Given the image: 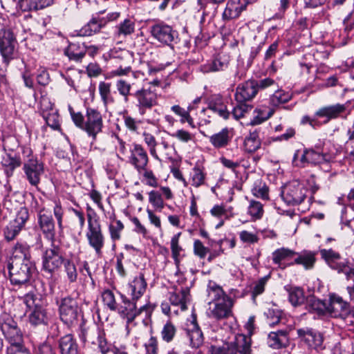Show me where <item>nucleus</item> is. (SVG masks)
I'll return each mask as SVG.
<instances>
[{"label": "nucleus", "mask_w": 354, "mask_h": 354, "mask_svg": "<svg viewBox=\"0 0 354 354\" xmlns=\"http://www.w3.org/2000/svg\"><path fill=\"white\" fill-rule=\"evenodd\" d=\"M8 278L12 286L21 287L30 283L35 271L32 260L30 246L24 242H17L12 249V255L7 263Z\"/></svg>", "instance_id": "nucleus-1"}, {"label": "nucleus", "mask_w": 354, "mask_h": 354, "mask_svg": "<svg viewBox=\"0 0 354 354\" xmlns=\"http://www.w3.org/2000/svg\"><path fill=\"white\" fill-rule=\"evenodd\" d=\"M147 286V283L143 273H140L129 283L128 292L131 299L122 297L124 306L121 310V313L127 318L128 322L133 321L137 315L145 310V305H142L138 308L137 301L145 292Z\"/></svg>", "instance_id": "nucleus-2"}, {"label": "nucleus", "mask_w": 354, "mask_h": 354, "mask_svg": "<svg viewBox=\"0 0 354 354\" xmlns=\"http://www.w3.org/2000/svg\"><path fill=\"white\" fill-rule=\"evenodd\" d=\"M69 111L75 126L86 132L88 136L95 141L103 128V120L100 112L93 108H87L85 115H83L80 112H75L71 107H69Z\"/></svg>", "instance_id": "nucleus-3"}, {"label": "nucleus", "mask_w": 354, "mask_h": 354, "mask_svg": "<svg viewBox=\"0 0 354 354\" xmlns=\"http://www.w3.org/2000/svg\"><path fill=\"white\" fill-rule=\"evenodd\" d=\"M211 354H252L251 339L243 334L236 335L230 342H226L222 346H212Z\"/></svg>", "instance_id": "nucleus-4"}, {"label": "nucleus", "mask_w": 354, "mask_h": 354, "mask_svg": "<svg viewBox=\"0 0 354 354\" xmlns=\"http://www.w3.org/2000/svg\"><path fill=\"white\" fill-rule=\"evenodd\" d=\"M308 189L297 180L289 182L281 187V196L288 205L295 206L301 204L307 196Z\"/></svg>", "instance_id": "nucleus-5"}, {"label": "nucleus", "mask_w": 354, "mask_h": 354, "mask_svg": "<svg viewBox=\"0 0 354 354\" xmlns=\"http://www.w3.org/2000/svg\"><path fill=\"white\" fill-rule=\"evenodd\" d=\"M88 231L86 236L89 245L94 249L97 256L102 254L104 246L105 238L102 231L101 225L97 218H93L90 214H87Z\"/></svg>", "instance_id": "nucleus-6"}, {"label": "nucleus", "mask_w": 354, "mask_h": 354, "mask_svg": "<svg viewBox=\"0 0 354 354\" xmlns=\"http://www.w3.org/2000/svg\"><path fill=\"white\" fill-rule=\"evenodd\" d=\"M139 114L144 115L148 110L158 104V95L155 89L150 86H143L132 94Z\"/></svg>", "instance_id": "nucleus-7"}, {"label": "nucleus", "mask_w": 354, "mask_h": 354, "mask_svg": "<svg viewBox=\"0 0 354 354\" xmlns=\"http://www.w3.org/2000/svg\"><path fill=\"white\" fill-rule=\"evenodd\" d=\"M24 301L26 306L32 309L29 315V322L33 326L46 324L48 317L45 308L40 304L38 295L32 292L24 296Z\"/></svg>", "instance_id": "nucleus-8"}, {"label": "nucleus", "mask_w": 354, "mask_h": 354, "mask_svg": "<svg viewBox=\"0 0 354 354\" xmlns=\"http://www.w3.org/2000/svg\"><path fill=\"white\" fill-rule=\"evenodd\" d=\"M320 254L330 268L337 270L339 273H344L347 279L351 274L354 275V268H350L348 260L342 258L338 252L332 249H322L320 250Z\"/></svg>", "instance_id": "nucleus-9"}, {"label": "nucleus", "mask_w": 354, "mask_h": 354, "mask_svg": "<svg viewBox=\"0 0 354 354\" xmlns=\"http://www.w3.org/2000/svg\"><path fill=\"white\" fill-rule=\"evenodd\" d=\"M29 218L28 210L25 207H20L14 220L10 221L3 230L4 238L8 241L14 240L25 226Z\"/></svg>", "instance_id": "nucleus-10"}, {"label": "nucleus", "mask_w": 354, "mask_h": 354, "mask_svg": "<svg viewBox=\"0 0 354 354\" xmlns=\"http://www.w3.org/2000/svg\"><path fill=\"white\" fill-rule=\"evenodd\" d=\"M0 328L8 342L7 348H12L24 344L23 334L17 323L12 318H8L0 324Z\"/></svg>", "instance_id": "nucleus-11"}, {"label": "nucleus", "mask_w": 354, "mask_h": 354, "mask_svg": "<svg viewBox=\"0 0 354 354\" xmlns=\"http://www.w3.org/2000/svg\"><path fill=\"white\" fill-rule=\"evenodd\" d=\"M61 320L67 326H71L77 322L79 315V307L77 301L71 297L63 298L59 306Z\"/></svg>", "instance_id": "nucleus-12"}, {"label": "nucleus", "mask_w": 354, "mask_h": 354, "mask_svg": "<svg viewBox=\"0 0 354 354\" xmlns=\"http://www.w3.org/2000/svg\"><path fill=\"white\" fill-rule=\"evenodd\" d=\"M23 171L24 177L29 184L37 188L41 176L44 174L43 162L39 161L37 158H30L24 163Z\"/></svg>", "instance_id": "nucleus-13"}, {"label": "nucleus", "mask_w": 354, "mask_h": 354, "mask_svg": "<svg viewBox=\"0 0 354 354\" xmlns=\"http://www.w3.org/2000/svg\"><path fill=\"white\" fill-rule=\"evenodd\" d=\"M37 224L44 237L53 242L55 238V225L51 212L41 209L37 214Z\"/></svg>", "instance_id": "nucleus-14"}, {"label": "nucleus", "mask_w": 354, "mask_h": 354, "mask_svg": "<svg viewBox=\"0 0 354 354\" xmlns=\"http://www.w3.org/2000/svg\"><path fill=\"white\" fill-rule=\"evenodd\" d=\"M65 258L63 257L58 247L53 246L45 251L43 255V269L52 274L59 269L64 263Z\"/></svg>", "instance_id": "nucleus-15"}, {"label": "nucleus", "mask_w": 354, "mask_h": 354, "mask_svg": "<svg viewBox=\"0 0 354 354\" xmlns=\"http://www.w3.org/2000/svg\"><path fill=\"white\" fill-rule=\"evenodd\" d=\"M350 305L344 301L342 297L333 295L330 297L328 304V313L333 317L346 319L351 315Z\"/></svg>", "instance_id": "nucleus-16"}, {"label": "nucleus", "mask_w": 354, "mask_h": 354, "mask_svg": "<svg viewBox=\"0 0 354 354\" xmlns=\"http://www.w3.org/2000/svg\"><path fill=\"white\" fill-rule=\"evenodd\" d=\"M40 112L46 124L53 130H59V115L48 98L40 101Z\"/></svg>", "instance_id": "nucleus-17"}, {"label": "nucleus", "mask_w": 354, "mask_h": 354, "mask_svg": "<svg viewBox=\"0 0 354 354\" xmlns=\"http://www.w3.org/2000/svg\"><path fill=\"white\" fill-rule=\"evenodd\" d=\"M151 35L158 41L170 46L178 38V33L171 26L164 23H158L151 27Z\"/></svg>", "instance_id": "nucleus-18"}, {"label": "nucleus", "mask_w": 354, "mask_h": 354, "mask_svg": "<svg viewBox=\"0 0 354 354\" xmlns=\"http://www.w3.org/2000/svg\"><path fill=\"white\" fill-rule=\"evenodd\" d=\"M130 156H129V162L133 167L141 173L145 169L149 162V157L146 150L138 144H133L129 149Z\"/></svg>", "instance_id": "nucleus-19"}, {"label": "nucleus", "mask_w": 354, "mask_h": 354, "mask_svg": "<svg viewBox=\"0 0 354 354\" xmlns=\"http://www.w3.org/2000/svg\"><path fill=\"white\" fill-rule=\"evenodd\" d=\"M233 300L231 298L218 301L209 305L208 316L211 318L220 320L226 319L232 315Z\"/></svg>", "instance_id": "nucleus-20"}, {"label": "nucleus", "mask_w": 354, "mask_h": 354, "mask_svg": "<svg viewBox=\"0 0 354 354\" xmlns=\"http://www.w3.org/2000/svg\"><path fill=\"white\" fill-rule=\"evenodd\" d=\"M133 55L127 50H122L113 55L112 60L115 64H119V67L113 70L111 73L115 76H122L128 74L131 71L130 64L132 62Z\"/></svg>", "instance_id": "nucleus-21"}, {"label": "nucleus", "mask_w": 354, "mask_h": 354, "mask_svg": "<svg viewBox=\"0 0 354 354\" xmlns=\"http://www.w3.org/2000/svg\"><path fill=\"white\" fill-rule=\"evenodd\" d=\"M347 106L344 104H335L322 106L315 113V116L319 118H325L324 123L327 124L331 120L342 117L346 112Z\"/></svg>", "instance_id": "nucleus-22"}, {"label": "nucleus", "mask_w": 354, "mask_h": 354, "mask_svg": "<svg viewBox=\"0 0 354 354\" xmlns=\"http://www.w3.org/2000/svg\"><path fill=\"white\" fill-rule=\"evenodd\" d=\"M255 80L251 79L238 85L236 88L235 100L236 102H248L253 100L258 93Z\"/></svg>", "instance_id": "nucleus-23"}, {"label": "nucleus", "mask_w": 354, "mask_h": 354, "mask_svg": "<svg viewBox=\"0 0 354 354\" xmlns=\"http://www.w3.org/2000/svg\"><path fill=\"white\" fill-rule=\"evenodd\" d=\"M15 39L10 30H0V51L5 59L12 58L15 50Z\"/></svg>", "instance_id": "nucleus-24"}, {"label": "nucleus", "mask_w": 354, "mask_h": 354, "mask_svg": "<svg viewBox=\"0 0 354 354\" xmlns=\"http://www.w3.org/2000/svg\"><path fill=\"white\" fill-rule=\"evenodd\" d=\"M297 335L310 347L322 348L324 342L323 335L310 328H299L297 330Z\"/></svg>", "instance_id": "nucleus-25"}, {"label": "nucleus", "mask_w": 354, "mask_h": 354, "mask_svg": "<svg viewBox=\"0 0 354 354\" xmlns=\"http://www.w3.org/2000/svg\"><path fill=\"white\" fill-rule=\"evenodd\" d=\"M334 158L331 153H324L313 149H305L301 156V163H310L313 165L329 162Z\"/></svg>", "instance_id": "nucleus-26"}, {"label": "nucleus", "mask_w": 354, "mask_h": 354, "mask_svg": "<svg viewBox=\"0 0 354 354\" xmlns=\"http://www.w3.org/2000/svg\"><path fill=\"white\" fill-rule=\"evenodd\" d=\"M297 252L288 248H281L272 253V260L275 265L280 268L291 266L290 263L294 260Z\"/></svg>", "instance_id": "nucleus-27"}, {"label": "nucleus", "mask_w": 354, "mask_h": 354, "mask_svg": "<svg viewBox=\"0 0 354 354\" xmlns=\"http://www.w3.org/2000/svg\"><path fill=\"white\" fill-rule=\"evenodd\" d=\"M59 354H81L76 339L72 334L61 337L58 340Z\"/></svg>", "instance_id": "nucleus-28"}, {"label": "nucleus", "mask_w": 354, "mask_h": 354, "mask_svg": "<svg viewBox=\"0 0 354 354\" xmlns=\"http://www.w3.org/2000/svg\"><path fill=\"white\" fill-rule=\"evenodd\" d=\"M250 0H230L227 2L226 8L223 13L225 20L237 18L241 12L246 8Z\"/></svg>", "instance_id": "nucleus-29"}, {"label": "nucleus", "mask_w": 354, "mask_h": 354, "mask_svg": "<svg viewBox=\"0 0 354 354\" xmlns=\"http://www.w3.org/2000/svg\"><path fill=\"white\" fill-rule=\"evenodd\" d=\"M186 333L192 348H198L203 345L204 342L203 334L196 322V317H194L187 326Z\"/></svg>", "instance_id": "nucleus-30"}, {"label": "nucleus", "mask_w": 354, "mask_h": 354, "mask_svg": "<svg viewBox=\"0 0 354 354\" xmlns=\"http://www.w3.org/2000/svg\"><path fill=\"white\" fill-rule=\"evenodd\" d=\"M288 330L283 328L270 332L268 335V344L274 349L286 347L288 344Z\"/></svg>", "instance_id": "nucleus-31"}, {"label": "nucleus", "mask_w": 354, "mask_h": 354, "mask_svg": "<svg viewBox=\"0 0 354 354\" xmlns=\"http://www.w3.org/2000/svg\"><path fill=\"white\" fill-rule=\"evenodd\" d=\"M316 254L315 252L304 250L301 253H297L290 265H301L306 270H310L313 268L316 262Z\"/></svg>", "instance_id": "nucleus-32"}, {"label": "nucleus", "mask_w": 354, "mask_h": 354, "mask_svg": "<svg viewBox=\"0 0 354 354\" xmlns=\"http://www.w3.org/2000/svg\"><path fill=\"white\" fill-rule=\"evenodd\" d=\"M106 24L104 19L93 17L92 19L78 31V35L82 37L91 36L98 32Z\"/></svg>", "instance_id": "nucleus-33"}, {"label": "nucleus", "mask_w": 354, "mask_h": 354, "mask_svg": "<svg viewBox=\"0 0 354 354\" xmlns=\"http://www.w3.org/2000/svg\"><path fill=\"white\" fill-rule=\"evenodd\" d=\"M87 51V46L84 43H71L65 50L66 55L71 60L81 62Z\"/></svg>", "instance_id": "nucleus-34"}, {"label": "nucleus", "mask_w": 354, "mask_h": 354, "mask_svg": "<svg viewBox=\"0 0 354 354\" xmlns=\"http://www.w3.org/2000/svg\"><path fill=\"white\" fill-rule=\"evenodd\" d=\"M189 290L188 288H183L170 294L169 301L174 306H180L182 310L187 309V303L189 301Z\"/></svg>", "instance_id": "nucleus-35"}, {"label": "nucleus", "mask_w": 354, "mask_h": 354, "mask_svg": "<svg viewBox=\"0 0 354 354\" xmlns=\"http://www.w3.org/2000/svg\"><path fill=\"white\" fill-rule=\"evenodd\" d=\"M208 109L225 120L227 119L230 115V112L227 111L223 98L219 95L214 96L209 100Z\"/></svg>", "instance_id": "nucleus-36"}, {"label": "nucleus", "mask_w": 354, "mask_h": 354, "mask_svg": "<svg viewBox=\"0 0 354 354\" xmlns=\"http://www.w3.org/2000/svg\"><path fill=\"white\" fill-rule=\"evenodd\" d=\"M21 158L18 156L7 154L2 161V167L6 178L13 176L15 170L21 165Z\"/></svg>", "instance_id": "nucleus-37"}, {"label": "nucleus", "mask_w": 354, "mask_h": 354, "mask_svg": "<svg viewBox=\"0 0 354 354\" xmlns=\"http://www.w3.org/2000/svg\"><path fill=\"white\" fill-rule=\"evenodd\" d=\"M261 145V139L259 138V131L257 129L250 131L245 136L243 142V149L245 152L252 153L258 150Z\"/></svg>", "instance_id": "nucleus-38"}, {"label": "nucleus", "mask_w": 354, "mask_h": 354, "mask_svg": "<svg viewBox=\"0 0 354 354\" xmlns=\"http://www.w3.org/2000/svg\"><path fill=\"white\" fill-rule=\"evenodd\" d=\"M232 139L227 128L223 129L218 133L209 137V142L216 149L224 148L228 145Z\"/></svg>", "instance_id": "nucleus-39"}, {"label": "nucleus", "mask_w": 354, "mask_h": 354, "mask_svg": "<svg viewBox=\"0 0 354 354\" xmlns=\"http://www.w3.org/2000/svg\"><path fill=\"white\" fill-rule=\"evenodd\" d=\"M306 309L309 313L323 316L328 313V305L323 301L314 297H311L306 300Z\"/></svg>", "instance_id": "nucleus-40"}, {"label": "nucleus", "mask_w": 354, "mask_h": 354, "mask_svg": "<svg viewBox=\"0 0 354 354\" xmlns=\"http://www.w3.org/2000/svg\"><path fill=\"white\" fill-rule=\"evenodd\" d=\"M207 297L209 299V305L218 302V301H223V299L225 300V298H230L224 292L220 286L212 281L209 282L207 286Z\"/></svg>", "instance_id": "nucleus-41"}, {"label": "nucleus", "mask_w": 354, "mask_h": 354, "mask_svg": "<svg viewBox=\"0 0 354 354\" xmlns=\"http://www.w3.org/2000/svg\"><path fill=\"white\" fill-rule=\"evenodd\" d=\"M102 333L99 327L94 323L89 325L83 323L81 325V338L84 342L88 341L93 343L95 339L98 338L99 335Z\"/></svg>", "instance_id": "nucleus-42"}, {"label": "nucleus", "mask_w": 354, "mask_h": 354, "mask_svg": "<svg viewBox=\"0 0 354 354\" xmlns=\"http://www.w3.org/2000/svg\"><path fill=\"white\" fill-rule=\"evenodd\" d=\"M135 22L127 18L115 26V35L118 37H127L135 32Z\"/></svg>", "instance_id": "nucleus-43"}, {"label": "nucleus", "mask_w": 354, "mask_h": 354, "mask_svg": "<svg viewBox=\"0 0 354 354\" xmlns=\"http://www.w3.org/2000/svg\"><path fill=\"white\" fill-rule=\"evenodd\" d=\"M246 198L249 202L247 214L250 216L251 221H255L261 219L264 214L263 205L256 200Z\"/></svg>", "instance_id": "nucleus-44"}, {"label": "nucleus", "mask_w": 354, "mask_h": 354, "mask_svg": "<svg viewBox=\"0 0 354 354\" xmlns=\"http://www.w3.org/2000/svg\"><path fill=\"white\" fill-rule=\"evenodd\" d=\"M228 61L221 57L216 58L211 62L201 66V71L203 73H212L224 71L228 67Z\"/></svg>", "instance_id": "nucleus-45"}, {"label": "nucleus", "mask_w": 354, "mask_h": 354, "mask_svg": "<svg viewBox=\"0 0 354 354\" xmlns=\"http://www.w3.org/2000/svg\"><path fill=\"white\" fill-rule=\"evenodd\" d=\"M99 93L104 106L112 104L115 102L111 92V84L109 82H100L98 86Z\"/></svg>", "instance_id": "nucleus-46"}, {"label": "nucleus", "mask_w": 354, "mask_h": 354, "mask_svg": "<svg viewBox=\"0 0 354 354\" xmlns=\"http://www.w3.org/2000/svg\"><path fill=\"white\" fill-rule=\"evenodd\" d=\"M191 106H188L187 109L182 108L179 105H174L171 107V110L177 115L180 117V122L182 124L187 122L188 124L193 129L196 128L194 119L190 115Z\"/></svg>", "instance_id": "nucleus-47"}, {"label": "nucleus", "mask_w": 354, "mask_h": 354, "mask_svg": "<svg viewBox=\"0 0 354 354\" xmlns=\"http://www.w3.org/2000/svg\"><path fill=\"white\" fill-rule=\"evenodd\" d=\"M5 188L8 193L5 195L3 199V206L10 211H13L17 209L20 202L17 199L19 194L11 192L10 185H8L5 186Z\"/></svg>", "instance_id": "nucleus-48"}, {"label": "nucleus", "mask_w": 354, "mask_h": 354, "mask_svg": "<svg viewBox=\"0 0 354 354\" xmlns=\"http://www.w3.org/2000/svg\"><path fill=\"white\" fill-rule=\"evenodd\" d=\"M292 97V93L282 89H277L270 97V104L272 106H278L281 104L289 102Z\"/></svg>", "instance_id": "nucleus-49"}, {"label": "nucleus", "mask_w": 354, "mask_h": 354, "mask_svg": "<svg viewBox=\"0 0 354 354\" xmlns=\"http://www.w3.org/2000/svg\"><path fill=\"white\" fill-rule=\"evenodd\" d=\"M113 220L109 225V231L111 239L113 241L120 240L121 238V232L124 229V225L120 220H115V215L110 217Z\"/></svg>", "instance_id": "nucleus-50"}, {"label": "nucleus", "mask_w": 354, "mask_h": 354, "mask_svg": "<svg viewBox=\"0 0 354 354\" xmlns=\"http://www.w3.org/2000/svg\"><path fill=\"white\" fill-rule=\"evenodd\" d=\"M131 87V84L124 79H119L115 82V88L125 102L129 101V97L133 94Z\"/></svg>", "instance_id": "nucleus-51"}, {"label": "nucleus", "mask_w": 354, "mask_h": 354, "mask_svg": "<svg viewBox=\"0 0 354 354\" xmlns=\"http://www.w3.org/2000/svg\"><path fill=\"white\" fill-rule=\"evenodd\" d=\"M62 265L64 266V271L66 274L68 281L70 283H75L77 281L78 276L77 270L75 263L69 259H66Z\"/></svg>", "instance_id": "nucleus-52"}, {"label": "nucleus", "mask_w": 354, "mask_h": 354, "mask_svg": "<svg viewBox=\"0 0 354 354\" xmlns=\"http://www.w3.org/2000/svg\"><path fill=\"white\" fill-rule=\"evenodd\" d=\"M180 236V233L175 234L171 240V250L172 258L174 259L175 265L178 267L180 262V252L183 249L179 245L178 241Z\"/></svg>", "instance_id": "nucleus-53"}, {"label": "nucleus", "mask_w": 354, "mask_h": 354, "mask_svg": "<svg viewBox=\"0 0 354 354\" xmlns=\"http://www.w3.org/2000/svg\"><path fill=\"white\" fill-rule=\"evenodd\" d=\"M268 192L269 189L268 186L262 181L258 180L255 182L253 187L252 188V193L253 196L266 201L269 198Z\"/></svg>", "instance_id": "nucleus-54"}, {"label": "nucleus", "mask_w": 354, "mask_h": 354, "mask_svg": "<svg viewBox=\"0 0 354 354\" xmlns=\"http://www.w3.org/2000/svg\"><path fill=\"white\" fill-rule=\"evenodd\" d=\"M289 301L294 306L304 304L305 296L303 290L300 288H292L289 292Z\"/></svg>", "instance_id": "nucleus-55"}, {"label": "nucleus", "mask_w": 354, "mask_h": 354, "mask_svg": "<svg viewBox=\"0 0 354 354\" xmlns=\"http://www.w3.org/2000/svg\"><path fill=\"white\" fill-rule=\"evenodd\" d=\"M205 178V173L200 167L195 166L191 173L192 185L196 187H198L204 184Z\"/></svg>", "instance_id": "nucleus-56"}, {"label": "nucleus", "mask_w": 354, "mask_h": 354, "mask_svg": "<svg viewBox=\"0 0 354 354\" xmlns=\"http://www.w3.org/2000/svg\"><path fill=\"white\" fill-rule=\"evenodd\" d=\"M238 104L232 110V115L236 120L245 116L246 113L250 111L252 106L247 104V102H237Z\"/></svg>", "instance_id": "nucleus-57"}, {"label": "nucleus", "mask_w": 354, "mask_h": 354, "mask_svg": "<svg viewBox=\"0 0 354 354\" xmlns=\"http://www.w3.org/2000/svg\"><path fill=\"white\" fill-rule=\"evenodd\" d=\"M176 332V327L174 324L167 322L163 326V328L161 331V336L164 341L166 342H170L174 339Z\"/></svg>", "instance_id": "nucleus-58"}, {"label": "nucleus", "mask_w": 354, "mask_h": 354, "mask_svg": "<svg viewBox=\"0 0 354 354\" xmlns=\"http://www.w3.org/2000/svg\"><path fill=\"white\" fill-rule=\"evenodd\" d=\"M102 301L110 310H115L117 308V304L113 291L105 290L102 294Z\"/></svg>", "instance_id": "nucleus-59"}, {"label": "nucleus", "mask_w": 354, "mask_h": 354, "mask_svg": "<svg viewBox=\"0 0 354 354\" xmlns=\"http://www.w3.org/2000/svg\"><path fill=\"white\" fill-rule=\"evenodd\" d=\"M171 136L184 143H189L194 139V135L183 129H178Z\"/></svg>", "instance_id": "nucleus-60"}, {"label": "nucleus", "mask_w": 354, "mask_h": 354, "mask_svg": "<svg viewBox=\"0 0 354 354\" xmlns=\"http://www.w3.org/2000/svg\"><path fill=\"white\" fill-rule=\"evenodd\" d=\"M149 201L151 205L159 211H161L164 207V202L162 198L161 194L157 191H151L149 193Z\"/></svg>", "instance_id": "nucleus-61"}, {"label": "nucleus", "mask_w": 354, "mask_h": 354, "mask_svg": "<svg viewBox=\"0 0 354 354\" xmlns=\"http://www.w3.org/2000/svg\"><path fill=\"white\" fill-rule=\"evenodd\" d=\"M255 84H257L256 87L257 88L258 91L261 90H266L270 87H278L277 82L270 77L261 78L258 80H255Z\"/></svg>", "instance_id": "nucleus-62"}, {"label": "nucleus", "mask_w": 354, "mask_h": 354, "mask_svg": "<svg viewBox=\"0 0 354 354\" xmlns=\"http://www.w3.org/2000/svg\"><path fill=\"white\" fill-rule=\"evenodd\" d=\"M142 172H143L142 175L146 185L152 187H158V178L151 170L147 169L146 167L145 169H142Z\"/></svg>", "instance_id": "nucleus-63"}, {"label": "nucleus", "mask_w": 354, "mask_h": 354, "mask_svg": "<svg viewBox=\"0 0 354 354\" xmlns=\"http://www.w3.org/2000/svg\"><path fill=\"white\" fill-rule=\"evenodd\" d=\"M257 115L254 118V121L252 122L253 124H261L270 118L274 114L273 109H268V111L265 112L261 109L256 110Z\"/></svg>", "instance_id": "nucleus-64"}]
</instances>
